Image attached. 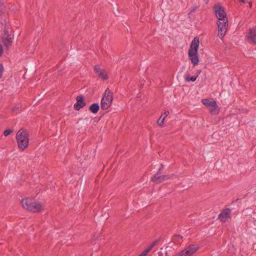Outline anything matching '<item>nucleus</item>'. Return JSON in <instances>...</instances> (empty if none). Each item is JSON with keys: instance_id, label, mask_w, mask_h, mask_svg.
Returning <instances> with one entry per match:
<instances>
[{"instance_id": "obj_16", "label": "nucleus", "mask_w": 256, "mask_h": 256, "mask_svg": "<svg viewBox=\"0 0 256 256\" xmlns=\"http://www.w3.org/2000/svg\"><path fill=\"white\" fill-rule=\"evenodd\" d=\"M12 41V38L10 36H8L7 38H5L3 40L4 45L8 48L11 45Z\"/></svg>"}, {"instance_id": "obj_28", "label": "nucleus", "mask_w": 256, "mask_h": 256, "mask_svg": "<svg viewBox=\"0 0 256 256\" xmlns=\"http://www.w3.org/2000/svg\"><path fill=\"white\" fill-rule=\"evenodd\" d=\"M146 254H147L144 251L138 256H146Z\"/></svg>"}, {"instance_id": "obj_3", "label": "nucleus", "mask_w": 256, "mask_h": 256, "mask_svg": "<svg viewBox=\"0 0 256 256\" xmlns=\"http://www.w3.org/2000/svg\"><path fill=\"white\" fill-rule=\"evenodd\" d=\"M29 135L28 132L25 129H20L16 135V140L18 147L22 150H25L28 146Z\"/></svg>"}, {"instance_id": "obj_6", "label": "nucleus", "mask_w": 256, "mask_h": 256, "mask_svg": "<svg viewBox=\"0 0 256 256\" xmlns=\"http://www.w3.org/2000/svg\"><path fill=\"white\" fill-rule=\"evenodd\" d=\"M112 97H102L101 100V108L104 110L108 109L112 102Z\"/></svg>"}, {"instance_id": "obj_29", "label": "nucleus", "mask_w": 256, "mask_h": 256, "mask_svg": "<svg viewBox=\"0 0 256 256\" xmlns=\"http://www.w3.org/2000/svg\"><path fill=\"white\" fill-rule=\"evenodd\" d=\"M2 52H3V50H2V46L1 45H0V56L2 54Z\"/></svg>"}, {"instance_id": "obj_4", "label": "nucleus", "mask_w": 256, "mask_h": 256, "mask_svg": "<svg viewBox=\"0 0 256 256\" xmlns=\"http://www.w3.org/2000/svg\"><path fill=\"white\" fill-rule=\"evenodd\" d=\"M161 173L156 172L152 178L151 180L155 184L162 182L165 180L171 179L174 176V174L161 175Z\"/></svg>"}, {"instance_id": "obj_5", "label": "nucleus", "mask_w": 256, "mask_h": 256, "mask_svg": "<svg viewBox=\"0 0 256 256\" xmlns=\"http://www.w3.org/2000/svg\"><path fill=\"white\" fill-rule=\"evenodd\" d=\"M199 246L196 244H191L182 250L178 256H192L198 249Z\"/></svg>"}, {"instance_id": "obj_24", "label": "nucleus", "mask_w": 256, "mask_h": 256, "mask_svg": "<svg viewBox=\"0 0 256 256\" xmlns=\"http://www.w3.org/2000/svg\"><path fill=\"white\" fill-rule=\"evenodd\" d=\"M158 241H159V240H155L154 242H152V244L150 245L151 248H154V246H155L158 244Z\"/></svg>"}, {"instance_id": "obj_25", "label": "nucleus", "mask_w": 256, "mask_h": 256, "mask_svg": "<svg viewBox=\"0 0 256 256\" xmlns=\"http://www.w3.org/2000/svg\"><path fill=\"white\" fill-rule=\"evenodd\" d=\"M152 248H151V246H150L148 248L145 250L144 252L148 254Z\"/></svg>"}, {"instance_id": "obj_15", "label": "nucleus", "mask_w": 256, "mask_h": 256, "mask_svg": "<svg viewBox=\"0 0 256 256\" xmlns=\"http://www.w3.org/2000/svg\"><path fill=\"white\" fill-rule=\"evenodd\" d=\"M100 110V106L98 103H94L91 104L89 110L93 114H96Z\"/></svg>"}, {"instance_id": "obj_19", "label": "nucleus", "mask_w": 256, "mask_h": 256, "mask_svg": "<svg viewBox=\"0 0 256 256\" xmlns=\"http://www.w3.org/2000/svg\"><path fill=\"white\" fill-rule=\"evenodd\" d=\"M113 93L108 88L106 90L103 96H112Z\"/></svg>"}, {"instance_id": "obj_22", "label": "nucleus", "mask_w": 256, "mask_h": 256, "mask_svg": "<svg viewBox=\"0 0 256 256\" xmlns=\"http://www.w3.org/2000/svg\"><path fill=\"white\" fill-rule=\"evenodd\" d=\"M146 80L144 78H141L140 80V87L144 86Z\"/></svg>"}, {"instance_id": "obj_10", "label": "nucleus", "mask_w": 256, "mask_h": 256, "mask_svg": "<svg viewBox=\"0 0 256 256\" xmlns=\"http://www.w3.org/2000/svg\"><path fill=\"white\" fill-rule=\"evenodd\" d=\"M247 38L249 42L256 44V32L254 29L250 28V30Z\"/></svg>"}, {"instance_id": "obj_30", "label": "nucleus", "mask_w": 256, "mask_h": 256, "mask_svg": "<svg viewBox=\"0 0 256 256\" xmlns=\"http://www.w3.org/2000/svg\"><path fill=\"white\" fill-rule=\"evenodd\" d=\"M240 1L242 3H246V0H240Z\"/></svg>"}, {"instance_id": "obj_11", "label": "nucleus", "mask_w": 256, "mask_h": 256, "mask_svg": "<svg viewBox=\"0 0 256 256\" xmlns=\"http://www.w3.org/2000/svg\"><path fill=\"white\" fill-rule=\"evenodd\" d=\"M77 102L74 104V107L76 110H78L80 108L84 107L86 103L83 99V97H76Z\"/></svg>"}, {"instance_id": "obj_20", "label": "nucleus", "mask_w": 256, "mask_h": 256, "mask_svg": "<svg viewBox=\"0 0 256 256\" xmlns=\"http://www.w3.org/2000/svg\"><path fill=\"white\" fill-rule=\"evenodd\" d=\"M14 132V130L12 129H7L5 130L4 132V134L5 136H6Z\"/></svg>"}, {"instance_id": "obj_12", "label": "nucleus", "mask_w": 256, "mask_h": 256, "mask_svg": "<svg viewBox=\"0 0 256 256\" xmlns=\"http://www.w3.org/2000/svg\"><path fill=\"white\" fill-rule=\"evenodd\" d=\"M202 102L208 108L214 106L217 104L216 101L212 98L203 99L202 100Z\"/></svg>"}, {"instance_id": "obj_9", "label": "nucleus", "mask_w": 256, "mask_h": 256, "mask_svg": "<svg viewBox=\"0 0 256 256\" xmlns=\"http://www.w3.org/2000/svg\"><path fill=\"white\" fill-rule=\"evenodd\" d=\"M43 210V206L40 202H33L32 206L28 210L37 212Z\"/></svg>"}, {"instance_id": "obj_33", "label": "nucleus", "mask_w": 256, "mask_h": 256, "mask_svg": "<svg viewBox=\"0 0 256 256\" xmlns=\"http://www.w3.org/2000/svg\"><path fill=\"white\" fill-rule=\"evenodd\" d=\"M12 110H13V111H14V110H15V108H13Z\"/></svg>"}, {"instance_id": "obj_26", "label": "nucleus", "mask_w": 256, "mask_h": 256, "mask_svg": "<svg viewBox=\"0 0 256 256\" xmlns=\"http://www.w3.org/2000/svg\"><path fill=\"white\" fill-rule=\"evenodd\" d=\"M162 170H163V164H161L158 170L157 171V172H159L160 173H161Z\"/></svg>"}, {"instance_id": "obj_21", "label": "nucleus", "mask_w": 256, "mask_h": 256, "mask_svg": "<svg viewBox=\"0 0 256 256\" xmlns=\"http://www.w3.org/2000/svg\"><path fill=\"white\" fill-rule=\"evenodd\" d=\"M177 238L178 240V239L182 240L183 237L180 235H175L172 238V240L175 241Z\"/></svg>"}, {"instance_id": "obj_2", "label": "nucleus", "mask_w": 256, "mask_h": 256, "mask_svg": "<svg viewBox=\"0 0 256 256\" xmlns=\"http://www.w3.org/2000/svg\"><path fill=\"white\" fill-rule=\"evenodd\" d=\"M199 44V38L196 37L194 38L192 40L190 48L188 50V56L192 63L194 65L198 64L199 62L198 54Z\"/></svg>"}, {"instance_id": "obj_13", "label": "nucleus", "mask_w": 256, "mask_h": 256, "mask_svg": "<svg viewBox=\"0 0 256 256\" xmlns=\"http://www.w3.org/2000/svg\"><path fill=\"white\" fill-rule=\"evenodd\" d=\"M33 202L34 200L30 198H24L22 200L21 203L24 209L28 210L32 206Z\"/></svg>"}, {"instance_id": "obj_1", "label": "nucleus", "mask_w": 256, "mask_h": 256, "mask_svg": "<svg viewBox=\"0 0 256 256\" xmlns=\"http://www.w3.org/2000/svg\"><path fill=\"white\" fill-rule=\"evenodd\" d=\"M216 16L218 19L217 22L218 26V36L222 39L225 36L228 25V20L226 18V14L224 8L219 5L214 7Z\"/></svg>"}, {"instance_id": "obj_27", "label": "nucleus", "mask_w": 256, "mask_h": 256, "mask_svg": "<svg viewBox=\"0 0 256 256\" xmlns=\"http://www.w3.org/2000/svg\"><path fill=\"white\" fill-rule=\"evenodd\" d=\"M168 114H169L168 111L165 112L164 113L162 114L163 117H165V118H166L168 115Z\"/></svg>"}, {"instance_id": "obj_31", "label": "nucleus", "mask_w": 256, "mask_h": 256, "mask_svg": "<svg viewBox=\"0 0 256 256\" xmlns=\"http://www.w3.org/2000/svg\"><path fill=\"white\" fill-rule=\"evenodd\" d=\"M249 6H250V8H252V2H250L249 3Z\"/></svg>"}, {"instance_id": "obj_17", "label": "nucleus", "mask_w": 256, "mask_h": 256, "mask_svg": "<svg viewBox=\"0 0 256 256\" xmlns=\"http://www.w3.org/2000/svg\"><path fill=\"white\" fill-rule=\"evenodd\" d=\"M165 117H163V115H162L157 122L158 124L160 126H162Z\"/></svg>"}, {"instance_id": "obj_23", "label": "nucleus", "mask_w": 256, "mask_h": 256, "mask_svg": "<svg viewBox=\"0 0 256 256\" xmlns=\"http://www.w3.org/2000/svg\"><path fill=\"white\" fill-rule=\"evenodd\" d=\"M3 70H4L3 66L1 64H0V78H2Z\"/></svg>"}, {"instance_id": "obj_8", "label": "nucleus", "mask_w": 256, "mask_h": 256, "mask_svg": "<svg viewBox=\"0 0 256 256\" xmlns=\"http://www.w3.org/2000/svg\"><path fill=\"white\" fill-rule=\"evenodd\" d=\"M94 70L96 74H97L99 77L104 80H106L108 78V76L106 74L104 70L102 69L99 65H96L94 66Z\"/></svg>"}, {"instance_id": "obj_18", "label": "nucleus", "mask_w": 256, "mask_h": 256, "mask_svg": "<svg viewBox=\"0 0 256 256\" xmlns=\"http://www.w3.org/2000/svg\"><path fill=\"white\" fill-rule=\"evenodd\" d=\"M196 77L194 76H187L186 77V80L187 82H194L196 80Z\"/></svg>"}, {"instance_id": "obj_7", "label": "nucleus", "mask_w": 256, "mask_h": 256, "mask_svg": "<svg viewBox=\"0 0 256 256\" xmlns=\"http://www.w3.org/2000/svg\"><path fill=\"white\" fill-rule=\"evenodd\" d=\"M230 209H225L219 214L218 219L221 222H226L230 218Z\"/></svg>"}, {"instance_id": "obj_32", "label": "nucleus", "mask_w": 256, "mask_h": 256, "mask_svg": "<svg viewBox=\"0 0 256 256\" xmlns=\"http://www.w3.org/2000/svg\"><path fill=\"white\" fill-rule=\"evenodd\" d=\"M147 83H148V82H147ZM147 86H148V84H146Z\"/></svg>"}, {"instance_id": "obj_14", "label": "nucleus", "mask_w": 256, "mask_h": 256, "mask_svg": "<svg viewBox=\"0 0 256 256\" xmlns=\"http://www.w3.org/2000/svg\"><path fill=\"white\" fill-rule=\"evenodd\" d=\"M208 111L210 114L212 116H217L220 113V108L218 106L217 104L214 106L208 108Z\"/></svg>"}]
</instances>
